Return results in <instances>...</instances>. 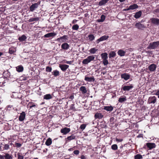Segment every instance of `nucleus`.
I'll return each mask as SVG.
<instances>
[{"label":"nucleus","instance_id":"nucleus-10","mask_svg":"<svg viewBox=\"0 0 159 159\" xmlns=\"http://www.w3.org/2000/svg\"><path fill=\"white\" fill-rule=\"evenodd\" d=\"M67 38L68 37L67 35H64L63 36L61 37L60 38H58L57 39V41L65 42H66V41L68 39Z\"/></svg>","mask_w":159,"mask_h":159},{"label":"nucleus","instance_id":"nucleus-45","mask_svg":"<svg viewBox=\"0 0 159 159\" xmlns=\"http://www.w3.org/2000/svg\"><path fill=\"white\" fill-rule=\"evenodd\" d=\"M90 62L87 58L84 59L82 61V63L84 64H87Z\"/></svg>","mask_w":159,"mask_h":159},{"label":"nucleus","instance_id":"nucleus-7","mask_svg":"<svg viewBox=\"0 0 159 159\" xmlns=\"http://www.w3.org/2000/svg\"><path fill=\"white\" fill-rule=\"evenodd\" d=\"M150 20L152 23L157 25H159V19L157 18H152L150 19Z\"/></svg>","mask_w":159,"mask_h":159},{"label":"nucleus","instance_id":"nucleus-48","mask_svg":"<svg viewBox=\"0 0 159 159\" xmlns=\"http://www.w3.org/2000/svg\"><path fill=\"white\" fill-rule=\"evenodd\" d=\"M86 126V124H83L80 125V129L83 130L85 128Z\"/></svg>","mask_w":159,"mask_h":159},{"label":"nucleus","instance_id":"nucleus-30","mask_svg":"<svg viewBox=\"0 0 159 159\" xmlns=\"http://www.w3.org/2000/svg\"><path fill=\"white\" fill-rule=\"evenodd\" d=\"M5 159H12L13 157L12 155H10L8 153H6L4 155Z\"/></svg>","mask_w":159,"mask_h":159},{"label":"nucleus","instance_id":"nucleus-13","mask_svg":"<svg viewBox=\"0 0 159 159\" xmlns=\"http://www.w3.org/2000/svg\"><path fill=\"white\" fill-rule=\"evenodd\" d=\"M25 112L23 111L20 113V116L19 117V120L20 121H23L25 117Z\"/></svg>","mask_w":159,"mask_h":159},{"label":"nucleus","instance_id":"nucleus-62","mask_svg":"<svg viewBox=\"0 0 159 159\" xmlns=\"http://www.w3.org/2000/svg\"><path fill=\"white\" fill-rule=\"evenodd\" d=\"M130 10V9L129 7L128 8L124 9H123V11H129V10Z\"/></svg>","mask_w":159,"mask_h":159},{"label":"nucleus","instance_id":"nucleus-32","mask_svg":"<svg viewBox=\"0 0 159 159\" xmlns=\"http://www.w3.org/2000/svg\"><path fill=\"white\" fill-rule=\"evenodd\" d=\"M126 100V97L124 96L123 97H120L119 98L118 101L119 102L122 103L125 101Z\"/></svg>","mask_w":159,"mask_h":159},{"label":"nucleus","instance_id":"nucleus-51","mask_svg":"<svg viewBox=\"0 0 159 159\" xmlns=\"http://www.w3.org/2000/svg\"><path fill=\"white\" fill-rule=\"evenodd\" d=\"M103 63L105 66L107 65L108 64V61L107 59H106V60H103Z\"/></svg>","mask_w":159,"mask_h":159},{"label":"nucleus","instance_id":"nucleus-37","mask_svg":"<svg viewBox=\"0 0 159 159\" xmlns=\"http://www.w3.org/2000/svg\"><path fill=\"white\" fill-rule=\"evenodd\" d=\"M52 74L53 75L56 77L59 75V72L58 70H55L52 72Z\"/></svg>","mask_w":159,"mask_h":159},{"label":"nucleus","instance_id":"nucleus-5","mask_svg":"<svg viewBox=\"0 0 159 159\" xmlns=\"http://www.w3.org/2000/svg\"><path fill=\"white\" fill-rule=\"evenodd\" d=\"M136 28L138 29L143 30L146 28V26L144 25L141 24L140 22H137L135 24Z\"/></svg>","mask_w":159,"mask_h":159},{"label":"nucleus","instance_id":"nucleus-50","mask_svg":"<svg viewBox=\"0 0 159 159\" xmlns=\"http://www.w3.org/2000/svg\"><path fill=\"white\" fill-rule=\"evenodd\" d=\"M70 109L74 111H75L77 110L75 107L74 104H72L70 106Z\"/></svg>","mask_w":159,"mask_h":159},{"label":"nucleus","instance_id":"nucleus-29","mask_svg":"<svg viewBox=\"0 0 159 159\" xmlns=\"http://www.w3.org/2000/svg\"><path fill=\"white\" fill-rule=\"evenodd\" d=\"M130 10H134L138 8L139 7L136 4H134L133 5L129 6Z\"/></svg>","mask_w":159,"mask_h":159},{"label":"nucleus","instance_id":"nucleus-63","mask_svg":"<svg viewBox=\"0 0 159 159\" xmlns=\"http://www.w3.org/2000/svg\"><path fill=\"white\" fill-rule=\"evenodd\" d=\"M0 159H5L4 156L0 155Z\"/></svg>","mask_w":159,"mask_h":159},{"label":"nucleus","instance_id":"nucleus-52","mask_svg":"<svg viewBox=\"0 0 159 159\" xmlns=\"http://www.w3.org/2000/svg\"><path fill=\"white\" fill-rule=\"evenodd\" d=\"M52 68L51 67L47 66L46 67V70L47 72H51L52 71Z\"/></svg>","mask_w":159,"mask_h":159},{"label":"nucleus","instance_id":"nucleus-38","mask_svg":"<svg viewBox=\"0 0 159 159\" xmlns=\"http://www.w3.org/2000/svg\"><path fill=\"white\" fill-rule=\"evenodd\" d=\"M116 55V53L114 51H111L109 54V57L111 58V57H115Z\"/></svg>","mask_w":159,"mask_h":159},{"label":"nucleus","instance_id":"nucleus-31","mask_svg":"<svg viewBox=\"0 0 159 159\" xmlns=\"http://www.w3.org/2000/svg\"><path fill=\"white\" fill-rule=\"evenodd\" d=\"M36 106V105L34 103L31 102H30L27 105V107H29L30 108H31Z\"/></svg>","mask_w":159,"mask_h":159},{"label":"nucleus","instance_id":"nucleus-20","mask_svg":"<svg viewBox=\"0 0 159 159\" xmlns=\"http://www.w3.org/2000/svg\"><path fill=\"white\" fill-rule=\"evenodd\" d=\"M79 90L81 91L82 94H84L87 93V91L85 86H82L80 88Z\"/></svg>","mask_w":159,"mask_h":159},{"label":"nucleus","instance_id":"nucleus-1","mask_svg":"<svg viewBox=\"0 0 159 159\" xmlns=\"http://www.w3.org/2000/svg\"><path fill=\"white\" fill-rule=\"evenodd\" d=\"M159 45V41L154 42L151 43L147 47L149 49H155L157 48Z\"/></svg>","mask_w":159,"mask_h":159},{"label":"nucleus","instance_id":"nucleus-56","mask_svg":"<svg viewBox=\"0 0 159 159\" xmlns=\"http://www.w3.org/2000/svg\"><path fill=\"white\" fill-rule=\"evenodd\" d=\"M116 141L117 142H121L123 141V139H118L117 138H116Z\"/></svg>","mask_w":159,"mask_h":159},{"label":"nucleus","instance_id":"nucleus-47","mask_svg":"<svg viewBox=\"0 0 159 159\" xmlns=\"http://www.w3.org/2000/svg\"><path fill=\"white\" fill-rule=\"evenodd\" d=\"M9 51L10 54L13 53L15 52L14 48L13 47L10 48Z\"/></svg>","mask_w":159,"mask_h":159},{"label":"nucleus","instance_id":"nucleus-64","mask_svg":"<svg viewBox=\"0 0 159 159\" xmlns=\"http://www.w3.org/2000/svg\"><path fill=\"white\" fill-rule=\"evenodd\" d=\"M84 15L85 17H87L89 16V14L88 13H86Z\"/></svg>","mask_w":159,"mask_h":159},{"label":"nucleus","instance_id":"nucleus-11","mask_svg":"<svg viewBox=\"0 0 159 159\" xmlns=\"http://www.w3.org/2000/svg\"><path fill=\"white\" fill-rule=\"evenodd\" d=\"M109 38L108 36L104 35L101 37L100 38L97 39L96 41V42L97 43H98L99 42L102 41L104 40L107 39Z\"/></svg>","mask_w":159,"mask_h":159},{"label":"nucleus","instance_id":"nucleus-22","mask_svg":"<svg viewBox=\"0 0 159 159\" xmlns=\"http://www.w3.org/2000/svg\"><path fill=\"white\" fill-rule=\"evenodd\" d=\"M142 14V11H139L138 12H136L134 16L136 19H138L140 18Z\"/></svg>","mask_w":159,"mask_h":159},{"label":"nucleus","instance_id":"nucleus-57","mask_svg":"<svg viewBox=\"0 0 159 159\" xmlns=\"http://www.w3.org/2000/svg\"><path fill=\"white\" fill-rule=\"evenodd\" d=\"M114 118L113 117H112L110 119V122L111 123V124H113L114 122L113 121H114Z\"/></svg>","mask_w":159,"mask_h":159},{"label":"nucleus","instance_id":"nucleus-25","mask_svg":"<svg viewBox=\"0 0 159 159\" xmlns=\"http://www.w3.org/2000/svg\"><path fill=\"white\" fill-rule=\"evenodd\" d=\"M109 1V0H102L99 2L98 5L99 6L104 5Z\"/></svg>","mask_w":159,"mask_h":159},{"label":"nucleus","instance_id":"nucleus-3","mask_svg":"<svg viewBox=\"0 0 159 159\" xmlns=\"http://www.w3.org/2000/svg\"><path fill=\"white\" fill-rule=\"evenodd\" d=\"M134 88L133 84H130L129 85H123L121 89L124 91H128Z\"/></svg>","mask_w":159,"mask_h":159},{"label":"nucleus","instance_id":"nucleus-16","mask_svg":"<svg viewBox=\"0 0 159 159\" xmlns=\"http://www.w3.org/2000/svg\"><path fill=\"white\" fill-rule=\"evenodd\" d=\"M76 136L74 134H72L71 136L68 137L66 138V142H68L71 140L75 139Z\"/></svg>","mask_w":159,"mask_h":159},{"label":"nucleus","instance_id":"nucleus-18","mask_svg":"<svg viewBox=\"0 0 159 159\" xmlns=\"http://www.w3.org/2000/svg\"><path fill=\"white\" fill-rule=\"evenodd\" d=\"M69 48V45L66 43H64L61 45V48L62 49L66 50Z\"/></svg>","mask_w":159,"mask_h":159},{"label":"nucleus","instance_id":"nucleus-24","mask_svg":"<svg viewBox=\"0 0 159 159\" xmlns=\"http://www.w3.org/2000/svg\"><path fill=\"white\" fill-rule=\"evenodd\" d=\"M125 53V51L121 49L119 50L117 52L118 54L121 57L124 56Z\"/></svg>","mask_w":159,"mask_h":159},{"label":"nucleus","instance_id":"nucleus-49","mask_svg":"<svg viewBox=\"0 0 159 159\" xmlns=\"http://www.w3.org/2000/svg\"><path fill=\"white\" fill-rule=\"evenodd\" d=\"M17 159H24L23 156L20 153H18L17 154Z\"/></svg>","mask_w":159,"mask_h":159},{"label":"nucleus","instance_id":"nucleus-19","mask_svg":"<svg viewBox=\"0 0 159 159\" xmlns=\"http://www.w3.org/2000/svg\"><path fill=\"white\" fill-rule=\"evenodd\" d=\"M16 68V70L18 72H22L24 70V67L21 65H20Z\"/></svg>","mask_w":159,"mask_h":159},{"label":"nucleus","instance_id":"nucleus-42","mask_svg":"<svg viewBox=\"0 0 159 159\" xmlns=\"http://www.w3.org/2000/svg\"><path fill=\"white\" fill-rule=\"evenodd\" d=\"M87 58L90 62L91 61L94 60L95 58V56L93 55L90 56H88Z\"/></svg>","mask_w":159,"mask_h":159},{"label":"nucleus","instance_id":"nucleus-4","mask_svg":"<svg viewBox=\"0 0 159 159\" xmlns=\"http://www.w3.org/2000/svg\"><path fill=\"white\" fill-rule=\"evenodd\" d=\"M157 102V98L155 96L151 97L149 98L148 103L149 104H154Z\"/></svg>","mask_w":159,"mask_h":159},{"label":"nucleus","instance_id":"nucleus-59","mask_svg":"<svg viewBox=\"0 0 159 159\" xmlns=\"http://www.w3.org/2000/svg\"><path fill=\"white\" fill-rule=\"evenodd\" d=\"M73 61H66V63L68 64H71Z\"/></svg>","mask_w":159,"mask_h":159},{"label":"nucleus","instance_id":"nucleus-21","mask_svg":"<svg viewBox=\"0 0 159 159\" xmlns=\"http://www.w3.org/2000/svg\"><path fill=\"white\" fill-rule=\"evenodd\" d=\"M69 66L67 65H60L59 67L61 70L63 71H65L69 67Z\"/></svg>","mask_w":159,"mask_h":159},{"label":"nucleus","instance_id":"nucleus-2","mask_svg":"<svg viewBox=\"0 0 159 159\" xmlns=\"http://www.w3.org/2000/svg\"><path fill=\"white\" fill-rule=\"evenodd\" d=\"M40 4V2L39 3L38 2L33 4L29 8V10L30 11L33 12L35 9H37L39 5Z\"/></svg>","mask_w":159,"mask_h":159},{"label":"nucleus","instance_id":"nucleus-53","mask_svg":"<svg viewBox=\"0 0 159 159\" xmlns=\"http://www.w3.org/2000/svg\"><path fill=\"white\" fill-rule=\"evenodd\" d=\"M9 148V145L8 144H5L4 145L3 147V149L7 150H8Z\"/></svg>","mask_w":159,"mask_h":159},{"label":"nucleus","instance_id":"nucleus-17","mask_svg":"<svg viewBox=\"0 0 159 159\" xmlns=\"http://www.w3.org/2000/svg\"><path fill=\"white\" fill-rule=\"evenodd\" d=\"M57 35L56 33L54 32H51L45 34L44 37L45 38H49L55 36Z\"/></svg>","mask_w":159,"mask_h":159},{"label":"nucleus","instance_id":"nucleus-60","mask_svg":"<svg viewBox=\"0 0 159 159\" xmlns=\"http://www.w3.org/2000/svg\"><path fill=\"white\" fill-rule=\"evenodd\" d=\"M75 149V147H74L73 148H70L68 149V150L69 151H72L74 150Z\"/></svg>","mask_w":159,"mask_h":159},{"label":"nucleus","instance_id":"nucleus-40","mask_svg":"<svg viewBox=\"0 0 159 159\" xmlns=\"http://www.w3.org/2000/svg\"><path fill=\"white\" fill-rule=\"evenodd\" d=\"M97 50L98 49H96L95 48H93L90 49L89 52L91 53L94 54Z\"/></svg>","mask_w":159,"mask_h":159},{"label":"nucleus","instance_id":"nucleus-43","mask_svg":"<svg viewBox=\"0 0 159 159\" xmlns=\"http://www.w3.org/2000/svg\"><path fill=\"white\" fill-rule=\"evenodd\" d=\"M3 74L5 75V76L6 77H10V73L8 70L5 71L3 73Z\"/></svg>","mask_w":159,"mask_h":159},{"label":"nucleus","instance_id":"nucleus-15","mask_svg":"<svg viewBox=\"0 0 159 159\" xmlns=\"http://www.w3.org/2000/svg\"><path fill=\"white\" fill-rule=\"evenodd\" d=\"M84 80L89 82H94L95 80V79L93 76L89 77H88L86 75L85 77Z\"/></svg>","mask_w":159,"mask_h":159},{"label":"nucleus","instance_id":"nucleus-14","mask_svg":"<svg viewBox=\"0 0 159 159\" xmlns=\"http://www.w3.org/2000/svg\"><path fill=\"white\" fill-rule=\"evenodd\" d=\"M103 117V115L102 113L99 112L96 113L94 116L95 119H101Z\"/></svg>","mask_w":159,"mask_h":159},{"label":"nucleus","instance_id":"nucleus-58","mask_svg":"<svg viewBox=\"0 0 159 159\" xmlns=\"http://www.w3.org/2000/svg\"><path fill=\"white\" fill-rule=\"evenodd\" d=\"M74 95L73 94H72V95H71L70 97H69V98L70 99V100L71 101V100H73L74 98Z\"/></svg>","mask_w":159,"mask_h":159},{"label":"nucleus","instance_id":"nucleus-46","mask_svg":"<svg viewBox=\"0 0 159 159\" xmlns=\"http://www.w3.org/2000/svg\"><path fill=\"white\" fill-rule=\"evenodd\" d=\"M90 62L87 58L84 59L82 61V63L84 64H87Z\"/></svg>","mask_w":159,"mask_h":159},{"label":"nucleus","instance_id":"nucleus-26","mask_svg":"<svg viewBox=\"0 0 159 159\" xmlns=\"http://www.w3.org/2000/svg\"><path fill=\"white\" fill-rule=\"evenodd\" d=\"M27 39V37L25 35H23L21 37L18 38V40L20 42H23L25 41Z\"/></svg>","mask_w":159,"mask_h":159},{"label":"nucleus","instance_id":"nucleus-55","mask_svg":"<svg viewBox=\"0 0 159 159\" xmlns=\"http://www.w3.org/2000/svg\"><path fill=\"white\" fill-rule=\"evenodd\" d=\"M73 153L74 154L78 155L79 154L80 151L78 150H75Z\"/></svg>","mask_w":159,"mask_h":159},{"label":"nucleus","instance_id":"nucleus-28","mask_svg":"<svg viewBox=\"0 0 159 159\" xmlns=\"http://www.w3.org/2000/svg\"><path fill=\"white\" fill-rule=\"evenodd\" d=\"M101 56L103 60H106L108 58V54L106 52L102 53L101 54Z\"/></svg>","mask_w":159,"mask_h":159},{"label":"nucleus","instance_id":"nucleus-12","mask_svg":"<svg viewBox=\"0 0 159 159\" xmlns=\"http://www.w3.org/2000/svg\"><path fill=\"white\" fill-rule=\"evenodd\" d=\"M121 77L122 79L127 80L129 79L130 75L128 73H124L121 75Z\"/></svg>","mask_w":159,"mask_h":159},{"label":"nucleus","instance_id":"nucleus-41","mask_svg":"<svg viewBox=\"0 0 159 159\" xmlns=\"http://www.w3.org/2000/svg\"><path fill=\"white\" fill-rule=\"evenodd\" d=\"M111 148L113 150H116L118 149V146L116 144H113L111 146Z\"/></svg>","mask_w":159,"mask_h":159},{"label":"nucleus","instance_id":"nucleus-36","mask_svg":"<svg viewBox=\"0 0 159 159\" xmlns=\"http://www.w3.org/2000/svg\"><path fill=\"white\" fill-rule=\"evenodd\" d=\"M39 17H35V18H30L29 20L28 21L29 22H31L34 21H38L39 20Z\"/></svg>","mask_w":159,"mask_h":159},{"label":"nucleus","instance_id":"nucleus-35","mask_svg":"<svg viewBox=\"0 0 159 159\" xmlns=\"http://www.w3.org/2000/svg\"><path fill=\"white\" fill-rule=\"evenodd\" d=\"M89 40L90 41H92L95 39V37L93 34H90L88 36Z\"/></svg>","mask_w":159,"mask_h":159},{"label":"nucleus","instance_id":"nucleus-61","mask_svg":"<svg viewBox=\"0 0 159 159\" xmlns=\"http://www.w3.org/2000/svg\"><path fill=\"white\" fill-rule=\"evenodd\" d=\"M80 158L81 159H86V158L85 156L83 155H82L81 156Z\"/></svg>","mask_w":159,"mask_h":159},{"label":"nucleus","instance_id":"nucleus-33","mask_svg":"<svg viewBox=\"0 0 159 159\" xmlns=\"http://www.w3.org/2000/svg\"><path fill=\"white\" fill-rule=\"evenodd\" d=\"M52 97L50 94H47L43 96V99L48 100L51 99Z\"/></svg>","mask_w":159,"mask_h":159},{"label":"nucleus","instance_id":"nucleus-39","mask_svg":"<svg viewBox=\"0 0 159 159\" xmlns=\"http://www.w3.org/2000/svg\"><path fill=\"white\" fill-rule=\"evenodd\" d=\"M143 156L140 154H137L134 156V159H142Z\"/></svg>","mask_w":159,"mask_h":159},{"label":"nucleus","instance_id":"nucleus-8","mask_svg":"<svg viewBox=\"0 0 159 159\" xmlns=\"http://www.w3.org/2000/svg\"><path fill=\"white\" fill-rule=\"evenodd\" d=\"M157 67L156 65L154 64H152L150 65L148 67V69L151 72L155 71Z\"/></svg>","mask_w":159,"mask_h":159},{"label":"nucleus","instance_id":"nucleus-44","mask_svg":"<svg viewBox=\"0 0 159 159\" xmlns=\"http://www.w3.org/2000/svg\"><path fill=\"white\" fill-rule=\"evenodd\" d=\"M79 28V26L77 24H75L73 25L72 27V29L74 30H77Z\"/></svg>","mask_w":159,"mask_h":159},{"label":"nucleus","instance_id":"nucleus-9","mask_svg":"<svg viewBox=\"0 0 159 159\" xmlns=\"http://www.w3.org/2000/svg\"><path fill=\"white\" fill-rule=\"evenodd\" d=\"M70 131V128L65 127L64 128L61 129V132L64 134H66L69 133Z\"/></svg>","mask_w":159,"mask_h":159},{"label":"nucleus","instance_id":"nucleus-23","mask_svg":"<svg viewBox=\"0 0 159 159\" xmlns=\"http://www.w3.org/2000/svg\"><path fill=\"white\" fill-rule=\"evenodd\" d=\"M104 109L107 111H111L113 109V107L112 106H104Z\"/></svg>","mask_w":159,"mask_h":159},{"label":"nucleus","instance_id":"nucleus-34","mask_svg":"<svg viewBox=\"0 0 159 159\" xmlns=\"http://www.w3.org/2000/svg\"><path fill=\"white\" fill-rule=\"evenodd\" d=\"M106 16L104 15H102L101 16V19H100L98 20L97 21L98 22H103L105 19Z\"/></svg>","mask_w":159,"mask_h":159},{"label":"nucleus","instance_id":"nucleus-54","mask_svg":"<svg viewBox=\"0 0 159 159\" xmlns=\"http://www.w3.org/2000/svg\"><path fill=\"white\" fill-rule=\"evenodd\" d=\"M15 145L17 148H20L21 147L22 144L19 143H15Z\"/></svg>","mask_w":159,"mask_h":159},{"label":"nucleus","instance_id":"nucleus-6","mask_svg":"<svg viewBox=\"0 0 159 159\" xmlns=\"http://www.w3.org/2000/svg\"><path fill=\"white\" fill-rule=\"evenodd\" d=\"M146 145L147 147V148L149 150H151L153 148H154L156 146V145L155 143H146Z\"/></svg>","mask_w":159,"mask_h":159},{"label":"nucleus","instance_id":"nucleus-27","mask_svg":"<svg viewBox=\"0 0 159 159\" xmlns=\"http://www.w3.org/2000/svg\"><path fill=\"white\" fill-rule=\"evenodd\" d=\"M52 143V139L50 138L48 139L45 142V144L48 146H49L51 145Z\"/></svg>","mask_w":159,"mask_h":159}]
</instances>
